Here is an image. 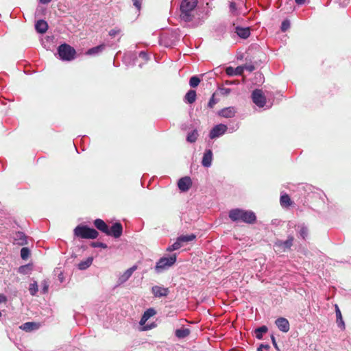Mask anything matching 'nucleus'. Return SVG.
Returning a JSON list of instances; mask_svg holds the SVG:
<instances>
[{"mask_svg":"<svg viewBox=\"0 0 351 351\" xmlns=\"http://www.w3.org/2000/svg\"><path fill=\"white\" fill-rule=\"evenodd\" d=\"M106 47L104 44L99 45L96 47L90 48L86 51V54L88 56H95L101 53Z\"/></svg>","mask_w":351,"mask_h":351,"instance_id":"5701e85b","label":"nucleus"},{"mask_svg":"<svg viewBox=\"0 0 351 351\" xmlns=\"http://www.w3.org/2000/svg\"><path fill=\"white\" fill-rule=\"evenodd\" d=\"M40 324L34 322H28L23 324L20 328L25 332H31L39 328Z\"/></svg>","mask_w":351,"mask_h":351,"instance_id":"f3484780","label":"nucleus"},{"mask_svg":"<svg viewBox=\"0 0 351 351\" xmlns=\"http://www.w3.org/2000/svg\"><path fill=\"white\" fill-rule=\"evenodd\" d=\"M234 71H236L235 75H241L243 71V68L238 66L236 69H234Z\"/></svg>","mask_w":351,"mask_h":351,"instance_id":"6e6d98bb","label":"nucleus"},{"mask_svg":"<svg viewBox=\"0 0 351 351\" xmlns=\"http://www.w3.org/2000/svg\"><path fill=\"white\" fill-rule=\"evenodd\" d=\"M58 278L60 280V281L62 282L63 281V274L62 273H60L59 275H58Z\"/></svg>","mask_w":351,"mask_h":351,"instance_id":"bf43d9fd","label":"nucleus"},{"mask_svg":"<svg viewBox=\"0 0 351 351\" xmlns=\"http://www.w3.org/2000/svg\"><path fill=\"white\" fill-rule=\"evenodd\" d=\"M235 114V110L233 107H228L221 110V117H232Z\"/></svg>","mask_w":351,"mask_h":351,"instance_id":"cd10ccee","label":"nucleus"},{"mask_svg":"<svg viewBox=\"0 0 351 351\" xmlns=\"http://www.w3.org/2000/svg\"><path fill=\"white\" fill-rule=\"evenodd\" d=\"M200 82L201 80L197 75H193L189 80V85L192 88H195L199 85Z\"/></svg>","mask_w":351,"mask_h":351,"instance_id":"c9c22d12","label":"nucleus"},{"mask_svg":"<svg viewBox=\"0 0 351 351\" xmlns=\"http://www.w3.org/2000/svg\"><path fill=\"white\" fill-rule=\"evenodd\" d=\"M30 254V250L28 247H23L21 250V257L23 260H26Z\"/></svg>","mask_w":351,"mask_h":351,"instance_id":"4c0bfd02","label":"nucleus"},{"mask_svg":"<svg viewBox=\"0 0 351 351\" xmlns=\"http://www.w3.org/2000/svg\"><path fill=\"white\" fill-rule=\"evenodd\" d=\"M93 257H88L85 261L80 262L77 265V268L80 270H85L88 269L93 263Z\"/></svg>","mask_w":351,"mask_h":351,"instance_id":"393cba45","label":"nucleus"},{"mask_svg":"<svg viewBox=\"0 0 351 351\" xmlns=\"http://www.w3.org/2000/svg\"><path fill=\"white\" fill-rule=\"evenodd\" d=\"M90 246L93 247H101L103 249H106L108 247V245L102 242H92L90 243Z\"/></svg>","mask_w":351,"mask_h":351,"instance_id":"a19ab883","label":"nucleus"},{"mask_svg":"<svg viewBox=\"0 0 351 351\" xmlns=\"http://www.w3.org/2000/svg\"><path fill=\"white\" fill-rule=\"evenodd\" d=\"M14 241L19 245H25L27 244V237L21 231H16L13 235Z\"/></svg>","mask_w":351,"mask_h":351,"instance_id":"f8f14e48","label":"nucleus"},{"mask_svg":"<svg viewBox=\"0 0 351 351\" xmlns=\"http://www.w3.org/2000/svg\"><path fill=\"white\" fill-rule=\"evenodd\" d=\"M270 346L268 344H261L258 348H257V351H263L264 350L265 351H268Z\"/></svg>","mask_w":351,"mask_h":351,"instance_id":"603ef678","label":"nucleus"},{"mask_svg":"<svg viewBox=\"0 0 351 351\" xmlns=\"http://www.w3.org/2000/svg\"><path fill=\"white\" fill-rule=\"evenodd\" d=\"M209 137L211 139L219 137V123L216 124L213 128L210 130Z\"/></svg>","mask_w":351,"mask_h":351,"instance_id":"72a5a7b5","label":"nucleus"},{"mask_svg":"<svg viewBox=\"0 0 351 351\" xmlns=\"http://www.w3.org/2000/svg\"><path fill=\"white\" fill-rule=\"evenodd\" d=\"M215 80L216 84H217V91L218 90H219V84L217 82L216 80Z\"/></svg>","mask_w":351,"mask_h":351,"instance_id":"680f3d73","label":"nucleus"},{"mask_svg":"<svg viewBox=\"0 0 351 351\" xmlns=\"http://www.w3.org/2000/svg\"><path fill=\"white\" fill-rule=\"evenodd\" d=\"M306 1H295L298 5H304ZM278 5L276 8H281L284 14H289L295 10V1H277Z\"/></svg>","mask_w":351,"mask_h":351,"instance_id":"423d86ee","label":"nucleus"},{"mask_svg":"<svg viewBox=\"0 0 351 351\" xmlns=\"http://www.w3.org/2000/svg\"><path fill=\"white\" fill-rule=\"evenodd\" d=\"M177 261V254L176 253L166 257H161L156 263L154 271L156 274H160L169 269L173 266Z\"/></svg>","mask_w":351,"mask_h":351,"instance_id":"39448f33","label":"nucleus"},{"mask_svg":"<svg viewBox=\"0 0 351 351\" xmlns=\"http://www.w3.org/2000/svg\"><path fill=\"white\" fill-rule=\"evenodd\" d=\"M335 313H336L337 323L338 326L340 327L343 330L345 329V324L343 320V317H342L341 311L337 305H335Z\"/></svg>","mask_w":351,"mask_h":351,"instance_id":"bb28decb","label":"nucleus"},{"mask_svg":"<svg viewBox=\"0 0 351 351\" xmlns=\"http://www.w3.org/2000/svg\"><path fill=\"white\" fill-rule=\"evenodd\" d=\"M217 91L212 95L208 103V107L210 108H213L214 105L217 103V99H215V95H216Z\"/></svg>","mask_w":351,"mask_h":351,"instance_id":"79ce46f5","label":"nucleus"},{"mask_svg":"<svg viewBox=\"0 0 351 351\" xmlns=\"http://www.w3.org/2000/svg\"><path fill=\"white\" fill-rule=\"evenodd\" d=\"M293 237L289 236L286 241L278 240L275 243V247L280 248L283 252L291 248L293 242Z\"/></svg>","mask_w":351,"mask_h":351,"instance_id":"9b49d317","label":"nucleus"},{"mask_svg":"<svg viewBox=\"0 0 351 351\" xmlns=\"http://www.w3.org/2000/svg\"><path fill=\"white\" fill-rule=\"evenodd\" d=\"M245 69H247L249 71H253L254 70V66L252 64L250 65H245Z\"/></svg>","mask_w":351,"mask_h":351,"instance_id":"4d7b16f0","label":"nucleus"},{"mask_svg":"<svg viewBox=\"0 0 351 351\" xmlns=\"http://www.w3.org/2000/svg\"><path fill=\"white\" fill-rule=\"evenodd\" d=\"M94 226L96 227L97 229L100 230L101 232L105 233L106 234L108 233V228L109 226L106 224V223L101 219H96L94 222Z\"/></svg>","mask_w":351,"mask_h":351,"instance_id":"a211bd4d","label":"nucleus"},{"mask_svg":"<svg viewBox=\"0 0 351 351\" xmlns=\"http://www.w3.org/2000/svg\"><path fill=\"white\" fill-rule=\"evenodd\" d=\"M191 185L192 180L189 176L182 177L178 181V187L182 192H186L189 191Z\"/></svg>","mask_w":351,"mask_h":351,"instance_id":"1a4fd4ad","label":"nucleus"},{"mask_svg":"<svg viewBox=\"0 0 351 351\" xmlns=\"http://www.w3.org/2000/svg\"><path fill=\"white\" fill-rule=\"evenodd\" d=\"M234 32L241 38L246 39L250 35V27H243L237 26L235 27Z\"/></svg>","mask_w":351,"mask_h":351,"instance_id":"dca6fc26","label":"nucleus"},{"mask_svg":"<svg viewBox=\"0 0 351 351\" xmlns=\"http://www.w3.org/2000/svg\"><path fill=\"white\" fill-rule=\"evenodd\" d=\"M152 293L155 298L166 297L169 293V289L161 286L155 285L152 287Z\"/></svg>","mask_w":351,"mask_h":351,"instance_id":"9d476101","label":"nucleus"},{"mask_svg":"<svg viewBox=\"0 0 351 351\" xmlns=\"http://www.w3.org/2000/svg\"><path fill=\"white\" fill-rule=\"evenodd\" d=\"M137 269L136 265H133L132 267L128 269L122 275H121L118 279V282L119 284H123L132 275L134 271Z\"/></svg>","mask_w":351,"mask_h":351,"instance_id":"2eb2a0df","label":"nucleus"},{"mask_svg":"<svg viewBox=\"0 0 351 351\" xmlns=\"http://www.w3.org/2000/svg\"><path fill=\"white\" fill-rule=\"evenodd\" d=\"M280 204L282 206H289L291 204V201L289 196L287 194L281 195Z\"/></svg>","mask_w":351,"mask_h":351,"instance_id":"f704fd0d","label":"nucleus"},{"mask_svg":"<svg viewBox=\"0 0 351 351\" xmlns=\"http://www.w3.org/2000/svg\"><path fill=\"white\" fill-rule=\"evenodd\" d=\"M290 27V21L289 20H284L281 24V30L286 32Z\"/></svg>","mask_w":351,"mask_h":351,"instance_id":"c03bdc74","label":"nucleus"},{"mask_svg":"<svg viewBox=\"0 0 351 351\" xmlns=\"http://www.w3.org/2000/svg\"><path fill=\"white\" fill-rule=\"evenodd\" d=\"M1 315H2V314H1V312L0 311V317H1Z\"/></svg>","mask_w":351,"mask_h":351,"instance_id":"0e129e2a","label":"nucleus"},{"mask_svg":"<svg viewBox=\"0 0 351 351\" xmlns=\"http://www.w3.org/2000/svg\"><path fill=\"white\" fill-rule=\"evenodd\" d=\"M196 91L194 90H189L185 95L184 101L186 104H192L196 99Z\"/></svg>","mask_w":351,"mask_h":351,"instance_id":"4be33fe9","label":"nucleus"},{"mask_svg":"<svg viewBox=\"0 0 351 351\" xmlns=\"http://www.w3.org/2000/svg\"><path fill=\"white\" fill-rule=\"evenodd\" d=\"M198 136V131L197 129H194L187 134L186 141L191 143H195L197 141Z\"/></svg>","mask_w":351,"mask_h":351,"instance_id":"c85d7f7f","label":"nucleus"},{"mask_svg":"<svg viewBox=\"0 0 351 351\" xmlns=\"http://www.w3.org/2000/svg\"><path fill=\"white\" fill-rule=\"evenodd\" d=\"M223 85H224V80H221V95H228L230 92V90L229 88H224Z\"/></svg>","mask_w":351,"mask_h":351,"instance_id":"09e8293b","label":"nucleus"},{"mask_svg":"<svg viewBox=\"0 0 351 351\" xmlns=\"http://www.w3.org/2000/svg\"><path fill=\"white\" fill-rule=\"evenodd\" d=\"M190 330L187 328H180L176 329L175 331V335L178 339H184L190 335Z\"/></svg>","mask_w":351,"mask_h":351,"instance_id":"b1692460","label":"nucleus"},{"mask_svg":"<svg viewBox=\"0 0 351 351\" xmlns=\"http://www.w3.org/2000/svg\"><path fill=\"white\" fill-rule=\"evenodd\" d=\"M218 68H216L213 69V71H210L207 72L206 73H204L203 76H205L209 80H211L212 78H215V76L217 75V71Z\"/></svg>","mask_w":351,"mask_h":351,"instance_id":"58836bf2","label":"nucleus"},{"mask_svg":"<svg viewBox=\"0 0 351 351\" xmlns=\"http://www.w3.org/2000/svg\"><path fill=\"white\" fill-rule=\"evenodd\" d=\"M133 6L136 9V13H137L138 16L142 6V1H133Z\"/></svg>","mask_w":351,"mask_h":351,"instance_id":"49530a36","label":"nucleus"},{"mask_svg":"<svg viewBox=\"0 0 351 351\" xmlns=\"http://www.w3.org/2000/svg\"><path fill=\"white\" fill-rule=\"evenodd\" d=\"M238 128L237 124H236L234 126H230L228 127L226 124L221 123V135L223 134L226 132H232Z\"/></svg>","mask_w":351,"mask_h":351,"instance_id":"2f4dec72","label":"nucleus"},{"mask_svg":"<svg viewBox=\"0 0 351 351\" xmlns=\"http://www.w3.org/2000/svg\"><path fill=\"white\" fill-rule=\"evenodd\" d=\"M299 234L303 239H305L308 235L307 228L304 226H302L299 231Z\"/></svg>","mask_w":351,"mask_h":351,"instance_id":"ea45409f","label":"nucleus"},{"mask_svg":"<svg viewBox=\"0 0 351 351\" xmlns=\"http://www.w3.org/2000/svg\"><path fill=\"white\" fill-rule=\"evenodd\" d=\"M29 293L32 295H36L38 291V284H37V282L34 281L33 283H31L29 285Z\"/></svg>","mask_w":351,"mask_h":351,"instance_id":"e433bc0d","label":"nucleus"},{"mask_svg":"<svg viewBox=\"0 0 351 351\" xmlns=\"http://www.w3.org/2000/svg\"><path fill=\"white\" fill-rule=\"evenodd\" d=\"M213 161V152L210 149H206L204 153L202 165L204 167H210Z\"/></svg>","mask_w":351,"mask_h":351,"instance_id":"4468645a","label":"nucleus"},{"mask_svg":"<svg viewBox=\"0 0 351 351\" xmlns=\"http://www.w3.org/2000/svg\"><path fill=\"white\" fill-rule=\"evenodd\" d=\"M196 236L194 234H186V235H180L178 237V241L182 244L183 243H187L189 241H192L195 239Z\"/></svg>","mask_w":351,"mask_h":351,"instance_id":"c756f323","label":"nucleus"},{"mask_svg":"<svg viewBox=\"0 0 351 351\" xmlns=\"http://www.w3.org/2000/svg\"><path fill=\"white\" fill-rule=\"evenodd\" d=\"M123 234V226L120 222L114 223L110 228H108V236L113 237L115 239L119 238Z\"/></svg>","mask_w":351,"mask_h":351,"instance_id":"6e6552de","label":"nucleus"},{"mask_svg":"<svg viewBox=\"0 0 351 351\" xmlns=\"http://www.w3.org/2000/svg\"><path fill=\"white\" fill-rule=\"evenodd\" d=\"M199 1H180L179 5V17L181 21L191 22L202 17Z\"/></svg>","mask_w":351,"mask_h":351,"instance_id":"f257e3e1","label":"nucleus"},{"mask_svg":"<svg viewBox=\"0 0 351 351\" xmlns=\"http://www.w3.org/2000/svg\"><path fill=\"white\" fill-rule=\"evenodd\" d=\"M226 74L229 76H232L235 75L236 71L231 66L227 67L226 69Z\"/></svg>","mask_w":351,"mask_h":351,"instance_id":"3c124183","label":"nucleus"},{"mask_svg":"<svg viewBox=\"0 0 351 351\" xmlns=\"http://www.w3.org/2000/svg\"><path fill=\"white\" fill-rule=\"evenodd\" d=\"M121 32V29L119 28H114V29H110L109 32H108V35L113 38L114 36H116L117 35L119 34Z\"/></svg>","mask_w":351,"mask_h":351,"instance_id":"a18cd8bd","label":"nucleus"},{"mask_svg":"<svg viewBox=\"0 0 351 351\" xmlns=\"http://www.w3.org/2000/svg\"><path fill=\"white\" fill-rule=\"evenodd\" d=\"M73 232L75 237L82 239H95L99 235V232L95 229L83 224L77 226Z\"/></svg>","mask_w":351,"mask_h":351,"instance_id":"20e7f679","label":"nucleus"},{"mask_svg":"<svg viewBox=\"0 0 351 351\" xmlns=\"http://www.w3.org/2000/svg\"><path fill=\"white\" fill-rule=\"evenodd\" d=\"M35 29L38 33L44 34L48 29V24L46 21L39 19L35 24Z\"/></svg>","mask_w":351,"mask_h":351,"instance_id":"6ab92c4d","label":"nucleus"},{"mask_svg":"<svg viewBox=\"0 0 351 351\" xmlns=\"http://www.w3.org/2000/svg\"><path fill=\"white\" fill-rule=\"evenodd\" d=\"M49 285L47 280H43L41 282V291L43 293H46L48 291Z\"/></svg>","mask_w":351,"mask_h":351,"instance_id":"37998d69","label":"nucleus"},{"mask_svg":"<svg viewBox=\"0 0 351 351\" xmlns=\"http://www.w3.org/2000/svg\"><path fill=\"white\" fill-rule=\"evenodd\" d=\"M182 247V244L180 243V241H178V239H176V241L171 245H169L167 248V252H171L175 250H179Z\"/></svg>","mask_w":351,"mask_h":351,"instance_id":"473e14b6","label":"nucleus"},{"mask_svg":"<svg viewBox=\"0 0 351 351\" xmlns=\"http://www.w3.org/2000/svg\"><path fill=\"white\" fill-rule=\"evenodd\" d=\"M275 324L278 328L283 332H287L289 330V322L286 318L279 317L275 321Z\"/></svg>","mask_w":351,"mask_h":351,"instance_id":"ddd939ff","label":"nucleus"},{"mask_svg":"<svg viewBox=\"0 0 351 351\" xmlns=\"http://www.w3.org/2000/svg\"><path fill=\"white\" fill-rule=\"evenodd\" d=\"M268 330V328L266 326H262L256 329H255L254 332L256 337L258 339H261L263 338V335L266 333Z\"/></svg>","mask_w":351,"mask_h":351,"instance_id":"7c9ffc66","label":"nucleus"},{"mask_svg":"<svg viewBox=\"0 0 351 351\" xmlns=\"http://www.w3.org/2000/svg\"><path fill=\"white\" fill-rule=\"evenodd\" d=\"M252 99L253 102L258 107H263L266 103V98L260 89L253 90Z\"/></svg>","mask_w":351,"mask_h":351,"instance_id":"0eeeda50","label":"nucleus"},{"mask_svg":"<svg viewBox=\"0 0 351 351\" xmlns=\"http://www.w3.org/2000/svg\"><path fill=\"white\" fill-rule=\"evenodd\" d=\"M336 8H345L348 5L346 1H334Z\"/></svg>","mask_w":351,"mask_h":351,"instance_id":"8fccbe9b","label":"nucleus"},{"mask_svg":"<svg viewBox=\"0 0 351 351\" xmlns=\"http://www.w3.org/2000/svg\"><path fill=\"white\" fill-rule=\"evenodd\" d=\"M271 341H272V343H273L274 346L275 347H277V344H276V342L275 337L273 335L271 336Z\"/></svg>","mask_w":351,"mask_h":351,"instance_id":"13d9d810","label":"nucleus"},{"mask_svg":"<svg viewBox=\"0 0 351 351\" xmlns=\"http://www.w3.org/2000/svg\"><path fill=\"white\" fill-rule=\"evenodd\" d=\"M229 217L234 221H242L247 223H253L256 220V217L254 212L240 208L231 210L229 213Z\"/></svg>","mask_w":351,"mask_h":351,"instance_id":"f03ea898","label":"nucleus"},{"mask_svg":"<svg viewBox=\"0 0 351 351\" xmlns=\"http://www.w3.org/2000/svg\"><path fill=\"white\" fill-rule=\"evenodd\" d=\"M145 330H147L149 328L147 326L145 327Z\"/></svg>","mask_w":351,"mask_h":351,"instance_id":"e2e57ef3","label":"nucleus"},{"mask_svg":"<svg viewBox=\"0 0 351 351\" xmlns=\"http://www.w3.org/2000/svg\"><path fill=\"white\" fill-rule=\"evenodd\" d=\"M33 270V265L28 263L24 265H21L18 269V272L21 274L27 275L31 274Z\"/></svg>","mask_w":351,"mask_h":351,"instance_id":"a878e982","label":"nucleus"},{"mask_svg":"<svg viewBox=\"0 0 351 351\" xmlns=\"http://www.w3.org/2000/svg\"><path fill=\"white\" fill-rule=\"evenodd\" d=\"M230 8L232 12H234L236 10V3L234 1H231L230 5Z\"/></svg>","mask_w":351,"mask_h":351,"instance_id":"5fc2aeb1","label":"nucleus"},{"mask_svg":"<svg viewBox=\"0 0 351 351\" xmlns=\"http://www.w3.org/2000/svg\"><path fill=\"white\" fill-rule=\"evenodd\" d=\"M225 83H226V84H234V81L226 80Z\"/></svg>","mask_w":351,"mask_h":351,"instance_id":"052dcab7","label":"nucleus"},{"mask_svg":"<svg viewBox=\"0 0 351 351\" xmlns=\"http://www.w3.org/2000/svg\"><path fill=\"white\" fill-rule=\"evenodd\" d=\"M7 296L3 293H0V303L7 302Z\"/></svg>","mask_w":351,"mask_h":351,"instance_id":"864d4df0","label":"nucleus"},{"mask_svg":"<svg viewBox=\"0 0 351 351\" xmlns=\"http://www.w3.org/2000/svg\"><path fill=\"white\" fill-rule=\"evenodd\" d=\"M138 57L143 59L145 62H147L149 60V54L145 51H140L138 53Z\"/></svg>","mask_w":351,"mask_h":351,"instance_id":"de8ad7c7","label":"nucleus"},{"mask_svg":"<svg viewBox=\"0 0 351 351\" xmlns=\"http://www.w3.org/2000/svg\"><path fill=\"white\" fill-rule=\"evenodd\" d=\"M156 313V311L153 308H149L147 309L144 313L143 314L141 320L139 322L140 325H143L146 323V322L152 316H154Z\"/></svg>","mask_w":351,"mask_h":351,"instance_id":"aec40b11","label":"nucleus"},{"mask_svg":"<svg viewBox=\"0 0 351 351\" xmlns=\"http://www.w3.org/2000/svg\"><path fill=\"white\" fill-rule=\"evenodd\" d=\"M58 58L64 62H70L76 57L75 49L67 43H62L57 48V54Z\"/></svg>","mask_w":351,"mask_h":351,"instance_id":"7ed1b4c3","label":"nucleus"},{"mask_svg":"<svg viewBox=\"0 0 351 351\" xmlns=\"http://www.w3.org/2000/svg\"><path fill=\"white\" fill-rule=\"evenodd\" d=\"M49 2V1H39V4L35 11L36 16L40 17L45 14L47 11L46 4Z\"/></svg>","mask_w":351,"mask_h":351,"instance_id":"412c9836","label":"nucleus"}]
</instances>
